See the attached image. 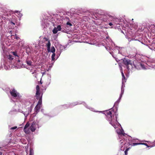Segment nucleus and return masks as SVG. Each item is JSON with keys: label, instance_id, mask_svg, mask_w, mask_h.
<instances>
[{"label": "nucleus", "instance_id": "obj_5", "mask_svg": "<svg viewBox=\"0 0 155 155\" xmlns=\"http://www.w3.org/2000/svg\"><path fill=\"white\" fill-rule=\"evenodd\" d=\"M36 124L34 122L32 123L30 127V129L32 132H34L36 130Z\"/></svg>", "mask_w": 155, "mask_h": 155}, {"label": "nucleus", "instance_id": "obj_36", "mask_svg": "<svg viewBox=\"0 0 155 155\" xmlns=\"http://www.w3.org/2000/svg\"><path fill=\"white\" fill-rule=\"evenodd\" d=\"M40 83L41 84H42V83L41 82V81H40Z\"/></svg>", "mask_w": 155, "mask_h": 155}, {"label": "nucleus", "instance_id": "obj_37", "mask_svg": "<svg viewBox=\"0 0 155 155\" xmlns=\"http://www.w3.org/2000/svg\"><path fill=\"white\" fill-rule=\"evenodd\" d=\"M128 145H130V144H127Z\"/></svg>", "mask_w": 155, "mask_h": 155}, {"label": "nucleus", "instance_id": "obj_25", "mask_svg": "<svg viewBox=\"0 0 155 155\" xmlns=\"http://www.w3.org/2000/svg\"><path fill=\"white\" fill-rule=\"evenodd\" d=\"M17 128V126H15L14 127H11L10 128V129L11 130H14V129H16Z\"/></svg>", "mask_w": 155, "mask_h": 155}, {"label": "nucleus", "instance_id": "obj_1", "mask_svg": "<svg viewBox=\"0 0 155 155\" xmlns=\"http://www.w3.org/2000/svg\"><path fill=\"white\" fill-rule=\"evenodd\" d=\"M106 115L107 117V120L109 121L110 124L114 128L117 127V117L116 115H112V113L111 111L107 110L106 112Z\"/></svg>", "mask_w": 155, "mask_h": 155}, {"label": "nucleus", "instance_id": "obj_11", "mask_svg": "<svg viewBox=\"0 0 155 155\" xmlns=\"http://www.w3.org/2000/svg\"><path fill=\"white\" fill-rule=\"evenodd\" d=\"M30 129H27V128H25H25H24V131L25 132L26 134H28L29 133L30 131Z\"/></svg>", "mask_w": 155, "mask_h": 155}, {"label": "nucleus", "instance_id": "obj_9", "mask_svg": "<svg viewBox=\"0 0 155 155\" xmlns=\"http://www.w3.org/2000/svg\"><path fill=\"white\" fill-rule=\"evenodd\" d=\"M14 57V56L11 55V54H9L7 56L8 59L11 61H12L13 60Z\"/></svg>", "mask_w": 155, "mask_h": 155}, {"label": "nucleus", "instance_id": "obj_12", "mask_svg": "<svg viewBox=\"0 0 155 155\" xmlns=\"http://www.w3.org/2000/svg\"><path fill=\"white\" fill-rule=\"evenodd\" d=\"M38 100H39V101L37 104L41 106L42 104V98H41V97L40 99H39Z\"/></svg>", "mask_w": 155, "mask_h": 155}, {"label": "nucleus", "instance_id": "obj_30", "mask_svg": "<svg viewBox=\"0 0 155 155\" xmlns=\"http://www.w3.org/2000/svg\"><path fill=\"white\" fill-rule=\"evenodd\" d=\"M118 134L120 135H121V134H123L122 131H121Z\"/></svg>", "mask_w": 155, "mask_h": 155}, {"label": "nucleus", "instance_id": "obj_15", "mask_svg": "<svg viewBox=\"0 0 155 155\" xmlns=\"http://www.w3.org/2000/svg\"><path fill=\"white\" fill-rule=\"evenodd\" d=\"M58 31L57 30V29L55 27L54 28V29H53V30L52 31H53V34H55L57 33V32H58Z\"/></svg>", "mask_w": 155, "mask_h": 155}, {"label": "nucleus", "instance_id": "obj_7", "mask_svg": "<svg viewBox=\"0 0 155 155\" xmlns=\"http://www.w3.org/2000/svg\"><path fill=\"white\" fill-rule=\"evenodd\" d=\"M40 108L41 106L37 104L35 108V112L37 113H38L39 111Z\"/></svg>", "mask_w": 155, "mask_h": 155}, {"label": "nucleus", "instance_id": "obj_29", "mask_svg": "<svg viewBox=\"0 0 155 155\" xmlns=\"http://www.w3.org/2000/svg\"><path fill=\"white\" fill-rule=\"evenodd\" d=\"M109 25L110 26H111L113 25V24L111 22H110L109 23Z\"/></svg>", "mask_w": 155, "mask_h": 155}, {"label": "nucleus", "instance_id": "obj_8", "mask_svg": "<svg viewBox=\"0 0 155 155\" xmlns=\"http://www.w3.org/2000/svg\"><path fill=\"white\" fill-rule=\"evenodd\" d=\"M133 68V66L132 65V63L131 62V61L130 62V63H129V64L127 67V69H128V70H130V69H131Z\"/></svg>", "mask_w": 155, "mask_h": 155}, {"label": "nucleus", "instance_id": "obj_28", "mask_svg": "<svg viewBox=\"0 0 155 155\" xmlns=\"http://www.w3.org/2000/svg\"><path fill=\"white\" fill-rule=\"evenodd\" d=\"M155 146V141L153 143V145L152 146H150L151 147Z\"/></svg>", "mask_w": 155, "mask_h": 155}, {"label": "nucleus", "instance_id": "obj_31", "mask_svg": "<svg viewBox=\"0 0 155 155\" xmlns=\"http://www.w3.org/2000/svg\"><path fill=\"white\" fill-rule=\"evenodd\" d=\"M140 64V66L141 67H143V65H142V64Z\"/></svg>", "mask_w": 155, "mask_h": 155}, {"label": "nucleus", "instance_id": "obj_33", "mask_svg": "<svg viewBox=\"0 0 155 155\" xmlns=\"http://www.w3.org/2000/svg\"><path fill=\"white\" fill-rule=\"evenodd\" d=\"M2 152H0V155H2Z\"/></svg>", "mask_w": 155, "mask_h": 155}, {"label": "nucleus", "instance_id": "obj_35", "mask_svg": "<svg viewBox=\"0 0 155 155\" xmlns=\"http://www.w3.org/2000/svg\"><path fill=\"white\" fill-rule=\"evenodd\" d=\"M134 67H135V68H136V66H135L134 65Z\"/></svg>", "mask_w": 155, "mask_h": 155}, {"label": "nucleus", "instance_id": "obj_23", "mask_svg": "<svg viewBox=\"0 0 155 155\" xmlns=\"http://www.w3.org/2000/svg\"><path fill=\"white\" fill-rule=\"evenodd\" d=\"M56 28L58 31H60L61 29V26L60 25H58Z\"/></svg>", "mask_w": 155, "mask_h": 155}, {"label": "nucleus", "instance_id": "obj_10", "mask_svg": "<svg viewBox=\"0 0 155 155\" xmlns=\"http://www.w3.org/2000/svg\"><path fill=\"white\" fill-rule=\"evenodd\" d=\"M121 74L122 75V79L123 81L126 82V79H125V78L124 75V74L122 71L121 72Z\"/></svg>", "mask_w": 155, "mask_h": 155}, {"label": "nucleus", "instance_id": "obj_20", "mask_svg": "<svg viewBox=\"0 0 155 155\" xmlns=\"http://www.w3.org/2000/svg\"><path fill=\"white\" fill-rule=\"evenodd\" d=\"M141 144H142L141 143H133L132 146H135L139 145H141Z\"/></svg>", "mask_w": 155, "mask_h": 155}, {"label": "nucleus", "instance_id": "obj_16", "mask_svg": "<svg viewBox=\"0 0 155 155\" xmlns=\"http://www.w3.org/2000/svg\"><path fill=\"white\" fill-rule=\"evenodd\" d=\"M12 53L13 54V56H15V57H18V55L16 52L13 51L12 52Z\"/></svg>", "mask_w": 155, "mask_h": 155}, {"label": "nucleus", "instance_id": "obj_21", "mask_svg": "<svg viewBox=\"0 0 155 155\" xmlns=\"http://www.w3.org/2000/svg\"><path fill=\"white\" fill-rule=\"evenodd\" d=\"M27 64L29 66H31V65L32 62L31 61H26Z\"/></svg>", "mask_w": 155, "mask_h": 155}, {"label": "nucleus", "instance_id": "obj_2", "mask_svg": "<svg viewBox=\"0 0 155 155\" xmlns=\"http://www.w3.org/2000/svg\"><path fill=\"white\" fill-rule=\"evenodd\" d=\"M43 93L41 94V91L40 89V87L39 85H37L36 86V93L35 94V97L37 100L40 99L41 97L42 98Z\"/></svg>", "mask_w": 155, "mask_h": 155}, {"label": "nucleus", "instance_id": "obj_6", "mask_svg": "<svg viewBox=\"0 0 155 155\" xmlns=\"http://www.w3.org/2000/svg\"><path fill=\"white\" fill-rule=\"evenodd\" d=\"M131 61L129 59H126L124 58L123 60V64L125 65L126 67L129 64V63L131 62Z\"/></svg>", "mask_w": 155, "mask_h": 155}, {"label": "nucleus", "instance_id": "obj_4", "mask_svg": "<svg viewBox=\"0 0 155 155\" xmlns=\"http://www.w3.org/2000/svg\"><path fill=\"white\" fill-rule=\"evenodd\" d=\"M10 92L11 95L14 97H17L19 94V93H18L17 91L14 89H13L12 91H11Z\"/></svg>", "mask_w": 155, "mask_h": 155}, {"label": "nucleus", "instance_id": "obj_14", "mask_svg": "<svg viewBox=\"0 0 155 155\" xmlns=\"http://www.w3.org/2000/svg\"><path fill=\"white\" fill-rule=\"evenodd\" d=\"M30 48L29 47V46H27V48H26V52L28 54L30 52Z\"/></svg>", "mask_w": 155, "mask_h": 155}, {"label": "nucleus", "instance_id": "obj_13", "mask_svg": "<svg viewBox=\"0 0 155 155\" xmlns=\"http://www.w3.org/2000/svg\"><path fill=\"white\" fill-rule=\"evenodd\" d=\"M34 152L33 149L31 148L29 151V155H34Z\"/></svg>", "mask_w": 155, "mask_h": 155}, {"label": "nucleus", "instance_id": "obj_18", "mask_svg": "<svg viewBox=\"0 0 155 155\" xmlns=\"http://www.w3.org/2000/svg\"><path fill=\"white\" fill-rule=\"evenodd\" d=\"M55 56V53H53L51 55V58L52 61H54L55 59L54 57Z\"/></svg>", "mask_w": 155, "mask_h": 155}, {"label": "nucleus", "instance_id": "obj_32", "mask_svg": "<svg viewBox=\"0 0 155 155\" xmlns=\"http://www.w3.org/2000/svg\"><path fill=\"white\" fill-rule=\"evenodd\" d=\"M11 23H12V24H13V25H15V23H13V22H11Z\"/></svg>", "mask_w": 155, "mask_h": 155}, {"label": "nucleus", "instance_id": "obj_22", "mask_svg": "<svg viewBox=\"0 0 155 155\" xmlns=\"http://www.w3.org/2000/svg\"><path fill=\"white\" fill-rule=\"evenodd\" d=\"M29 126H30V124L28 122L25 125V126L24 127V128H25H25H27Z\"/></svg>", "mask_w": 155, "mask_h": 155}, {"label": "nucleus", "instance_id": "obj_27", "mask_svg": "<svg viewBox=\"0 0 155 155\" xmlns=\"http://www.w3.org/2000/svg\"><path fill=\"white\" fill-rule=\"evenodd\" d=\"M44 39H45L46 41H50L49 40H48V38H46V37H44Z\"/></svg>", "mask_w": 155, "mask_h": 155}, {"label": "nucleus", "instance_id": "obj_3", "mask_svg": "<svg viewBox=\"0 0 155 155\" xmlns=\"http://www.w3.org/2000/svg\"><path fill=\"white\" fill-rule=\"evenodd\" d=\"M47 47V50L48 52H51L52 53H54L55 51V49L54 46H52L50 49L51 43L50 41H48V42L46 44Z\"/></svg>", "mask_w": 155, "mask_h": 155}, {"label": "nucleus", "instance_id": "obj_17", "mask_svg": "<svg viewBox=\"0 0 155 155\" xmlns=\"http://www.w3.org/2000/svg\"><path fill=\"white\" fill-rule=\"evenodd\" d=\"M126 149L124 151V153H125V155H127V151L129 150V149L130 148V147H129V148H127V147H126Z\"/></svg>", "mask_w": 155, "mask_h": 155}, {"label": "nucleus", "instance_id": "obj_19", "mask_svg": "<svg viewBox=\"0 0 155 155\" xmlns=\"http://www.w3.org/2000/svg\"><path fill=\"white\" fill-rule=\"evenodd\" d=\"M15 12L17 13L19 16L21 17L22 16V15L20 13V12H18V11H15Z\"/></svg>", "mask_w": 155, "mask_h": 155}, {"label": "nucleus", "instance_id": "obj_24", "mask_svg": "<svg viewBox=\"0 0 155 155\" xmlns=\"http://www.w3.org/2000/svg\"><path fill=\"white\" fill-rule=\"evenodd\" d=\"M142 144L141 145H144L146 146H147L148 147H149L150 146H149L147 143H141Z\"/></svg>", "mask_w": 155, "mask_h": 155}, {"label": "nucleus", "instance_id": "obj_34", "mask_svg": "<svg viewBox=\"0 0 155 155\" xmlns=\"http://www.w3.org/2000/svg\"><path fill=\"white\" fill-rule=\"evenodd\" d=\"M102 17H104V16H105L104 15H103L102 16Z\"/></svg>", "mask_w": 155, "mask_h": 155}, {"label": "nucleus", "instance_id": "obj_26", "mask_svg": "<svg viewBox=\"0 0 155 155\" xmlns=\"http://www.w3.org/2000/svg\"><path fill=\"white\" fill-rule=\"evenodd\" d=\"M66 24L67 25H69L70 26H71L72 25V24L69 22H67Z\"/></svg>", "mask_w": 155, "mask_h": 155}]
</instances>
